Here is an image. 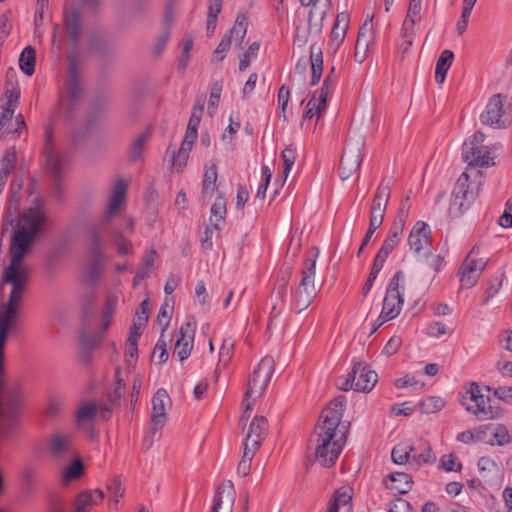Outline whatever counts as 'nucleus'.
Segmentation results:
<instances>
[{
	"instance_id": "nucleus-1",
	"label": "nucleus",
	"mask_w": 512,
	"mask_h": 512,
	"mask_svg": "<svg viewBox=\"0 0 512 512\" xmlns=\"http://www.w3.org/2000/svg\"><path fill=\"white\" fill-rule=\"evenodd\" d=\"M46 215L40 206L29 208L18 219L13 231L9 248L10 263L5 268L0 281V302L3 298L5 284L11 286L7 303L0 305V374L4 370V349L9 332L17 324L18 308L28 286L31 269L23 261L41 230Z\"/></svg>"
},
{
	"instance_id": "nucleus-2",
	"label": "nucleus",
	"mask_w": 512,
	"mask_h": 512,
	"mask_svg": "<svg viewBox=\"0 0 512 512\" xmlns=\"http://www.w3.org/2000/svg\"><path fill=\"white\" fill-rule=\"evenodd\" d=\"M345 407L346 397L343 395L335 397L322 411L315 426L314 434L317 441L315 457L324 467L333 466L342 451L344 440L342 437H337L336 430Z\"/></svg>"
},
{
	"instance_id": "nucleus-3",
	"label": "nucleus",
	"mask_w": 512,
	"mask_h": 512,
	"mask_svg": "<svg viewBox=\"0 0 512 512\" xmlns=\"http://www.w3.org/2000/svg\"><path fill=\"white\" fill-rule=\"evenodd\" d=\"M126 192V182L122 179L118 180L110 195L106 211L97 221L90 222L85 227L86 235L89 240L90 254L92 259L87 270L88 278L91 281H97L100 278V266L103 257L102 234L108 229L113 217L118 212Z\"/></svg>"
},
{
	"instance_id": "nucleus-4",
	"label": "nucleus",
	"mask_w": 512,
	"mask_h": 512,
	"mask_svg": "<svg viewBox=\"0 0 512 512\" xmlns=\"http://www.w3.org/2000/svg\"><path fill=\"white\" fill-rule=\"evenodd\" d=\"M23 406L22 385L14 382L4 389L0 379V442L8 441L16 433Z\"/></svg>"
},
{
	"instance_id": "nucleus-5",
	"label": "nucleus",
	"mask_w": 512,
	"mask_h": 512,
	"mask_svg": "<svg viewBox=\"0 0 512 512\" xmlns=\"http://www.w3.org/2000/svg\"><path fill=\"white\" fill-rule=\"evenodd\" d=\"M45 157V169L53 181L52 196L53 199L61 204L65 201L64 173L67 162L64 157L53 151L52 130L48 126L45 129V144L43 149Z\"/></svg>"
},
{
	"instance_id": "nucleus-6",
	"label": "nucleus",
	"mask_w": 512,
	"mask_h": 512,
	"mask_svg": "<svg viewBox=\"0 0 512 512\" xmlns=\"http://www.w3.org/2000/svg\"><path fill=\"white\" fill-rule=\"evenodd\" d=\"M82 77L75 52L67 54V74L64 93L60 96V105L71 115L82 94Z\"/></svg>"
},
{
	"instance_id": "nucleus-7",
	"label": "nucleus",
	"mask_w": 512,
	"mask_h": 512,
	"mask_svg": "<svg viewBox=\"0 0 512 512\" xmlns=\"http://www.w3.org/2000/svg\"><path fill=\"white\" fill-rule=\"evenodd\" d=\"M80 4L92 10L100 5V0H73V3L66 6L63 11V25L69 44L76 47L83 32V15Z\"/></svg>"
},
{
	"instance_id": "nucleus-8",
	"label": "nucleus",
	"mask_w": 512,
	"mask_h": 512,
	"mask_svg": "<svg viewBox=\"0 0 512 512\" xmlns=\"http://www.w3.org/2000/svg\"><path fill=\"white\" fill-rule=\"evenodd\" d=\"M404 283L405 275L401 270L397 271L390 279L379 316L381 323L390 321L400 314L404 304Z\"/></svg>"
},
{
	"instance_id": "nucleus-9",
	"label": "nucleus",
	"mask_w": 512,
	"mask_h": 512,
	"mask_svg": "<svg viewBox=\"0 0 512 512\" xmlns=\"http://www.w3.org/2000/svg\"><path fill=\"white\" fill-rule=\"evenodd\" d=\"M509 108L507 96L500 93L495 94L489 99L485 110L481 113L480 121L483 125L495 129L506 128L511 122Z\"/></svg>"
},
{
	"instance_id": "nucleus-10",
	"label": "nucleus",
	"mask_w": 512,
	"mask_h": 512,
	"mask_svg": "<svg viewBox=\"0 0 512 512\" xmlns=\"http://www.w3.org/2000/svg\"><path fill=\"white\" fill-rule=\"evenodd\" d=\"M476 193L470 188L469 174L463 172L452 191L448 213L451 218L460 217L475 200Z\"/></svg>"
},
{
	"instance_id": "nucleus-11",
	"label": "nucleus",
	"mask_w": 512,
	"mask_h": 512,
	"mask_svg": "<svg viewBox=\"0 0 512 512\" xmlns=\"http://www.w3.org/2000/svg\"><path fill=\"white\" fill-rule=\"evenodd\" d=\"M274 367L275 361L272 357L265 356L260 360L248 379V387L245 392L246 400L249 398L255 400L263 393L274 373Z\"/></svg>"
},
{
	"instance_id": "nucleus-12",
	"label": "nucleus",
	"mask_w": 512,
	"mask_h": 512,
	"mask_svg": "<svg viewBox=\"0 0 512 512\" xmlns=\"http://www.w3.org/2000/svg\"><path fill=\"white\" fill-rule=\"evenodd\" d=\"M171 406V399L169 394L164 388H159L152 398V412H151V436L144 439L146 449H149L153 443V436L160 431L166 421L167 407Z\"/></svg>"
},
{
	"instance_id": "nucleus-13",
	"label": "nucleus",
	"mask_w": 512,
	"mask_h": 512,
	"mask_svg": "<svg viewBox=\"0 0 512 512\" xmlns=\"http://www.w3.org/2000/svg\"><path fill=\"white\" fill-rule=\"evenodd\" d=\"M467 394H469V400L473 403L467 404L466 402H463L467 412L477 416L482 421L495 419L501 416V410L499 408H494L491 405L486 406L487 399L482 394L481 387L476 382H472L470 384Z\"/></svg>"
},
{
	"instance_id": "nucleus-14",
	"label": "nucleus",
	"mask_w": 512,
	"mask_h": 512,
	"mask_svg": "<svg viewBox=\"0 0 512 512\" xmlns=\"http://www.w3.org/2000/svg\"><path fill=\"white\" fill-rule=\"evenodd\" d=\"M391 178H383L378 186L369 212V224L374 227H381L388 207L391 195Z\"/></svg>"
},
{
	"instance_id": "nucleus-15",
	"label": "nucleus",
	"mask_w": 512,
	"mask_h": 512,
	"mask_svg": "<svg viewBox=\"0 0 512 512\" xmlns=\"http://www.w3.org/2000/svg\"><path fill=\"white\" fill-rule=\"evenodd\" d=\"M18 106H8L7 103H0V140L11 136L19 137L20 131L25 127V121L22 114L14 118V113Z\"/></svg>"
},
{
	"instance_id": "nucleus-16",
	"label": "nucleus",
	"mask_w": 512,
	"mask_h": 512,
	"mask_svg": "<svg viewBox=\"0 0 512 512\" xmlns=\"http://www.w3.org/2000/svg\"><path fill=\"white\" fill-rule=\"evenodd\" d=\"M361 143L353 146H347L342 154L339 165V176L342 180L350 178L358 172L363 161L361 154Z\"/></svg>"
},
{
	"instance_id": "nucleus-17",
	"label": "nucleus",
	"mask_w": 512,
	"mask_h": 512,
	"mask_svg": "<svg viewBox=\"0 0 512 512\" xmlns=\"http://www.w3.org/2000/svg\"><path fill=\"white\" fill-rule=\"evenodd\" d=\"M236 491L231 481L221 483L214 494L210 512H233Z\"/></svg>"
},
{
	"instance_id": "nucleus-18",
	"label": "nucleus",
	"mask_w": 512,
	"mask_h": 512,
	"mask_svg": "<svg viewBox=\"0 0 512 512\" xmlns=\"http://www.w3.org/2000/svg\"><path fill=\"white\" fill-rule=\"evenodd\" d=\"M330 0H313L309 6L308 34L318 36L323 29V21L331 8Z\"/></svg>"
},
{
	"instance_id": "nucleus-19",
	"label": "nucleus",
	"mask_w": 512,
	"mask_h": 512,
	"mask_svg": "<svg viewBox=\"0 0 512 512\" xmlns=\"http://www.w3.org/2000/svg\"><path fill=\"white\" fill-rule=\"evenodd\" d=\"M462 155L464 161L469 166L487 167L494 164L490 156V151L486 146H475L469 144L468 142H464L462 147Z\"/></svg>"
},
{
	"instance_id": "nucleus-20",
	"label": "nucleus",
	"mask_w": 512,
	"mask_h": 512,
	"mask_svg": "<svg viewBox=\"0 0 512 512\" xmlns=\"http://www.w3.org/2000/svg\"><path fill=\"white\" fill-rule=\"evenodd\" d=\"M351 371H356L355 391L370 392L378 381L377 373L364 362H355Z\"/></svg>"
},
{
	"instance_id": "nucleus-21",
	"label": "nucleus",
	"mask_w": 512,
	"mask_h": 512,
	"mask_svg": "<svg viewBox=\"0 0 512 512\" xmlns=\"http://www.w3.org/2000/svg\"><path fill=\"white\" fill-rule=\"evenodd\" d=\"M49 453L55 460L64 459L75 453L72 444V437L62 433H55L49 441Z\"/></svg>"
},
{
	"instance_id": "nucleus-22",
	"label": "nucleus",
	"mask_w": 512,
	"mask_h": 512,
	"mask_svg": "<svg viewBox=\"0 0 512 512\" xmlns=\"http://www.w3.org/2000/svg\"><path fill=\"white\" fill-rule=\"evenodd\" d=\"M319 254V249L317 247H312L308 253L307 257L304 261V266L301 271V279L299 282V286L309 289H319L315 284V275H316V259Z\"/></svg>"
},
{
	"instance_id": "nucleus-23",
	"label": "nucleus",
	"mask_w": 512,
	"mask_h": 512,
	"mask_svg": "<svg viewBox=\"0 0 512 512\" xmlns=\"http://www.w3.org/2000/svg\"><path fill=\"white\" fill-rule=\"evenodd\" d=\"M430 227L423 221H417L408 236V245L413 253L418 254L429 241Z\"/></svg>"
},
{
	"instance_id": "nucleus-24",
	"label": "nucleus",
	"mask_w": 512,
	"mask_h": 512,
	"mask_svg": "<svg viewBox=\"0 0 512 512\" xmlns=\"http://www.w3.org/2000/svg\"><path fill=\"white\" fill-rule=\"evenodd\" d=\"M319 289H309L297 286L292 292L291 309L296 313L306 310L315 300Z\"/></svg>"
},
{
	"instance_id": "nucleus-25",
	"label": "nucleus",
	"mask_w": 512,
	"mask_h": 512,
	"mask_svg": "<svg viewBox=\"0 0 512 512\" xmlns=\"http://www.w3.org/2000/svg\"><path fill=\"white\" fill-rule=\"evenodd\" d=\"M349 23L348 14L342 12L339 13L336 17L335 23L333 25L330 40L328 42V49L336 52L339 48L340 44L343 42Z\"/></svg>"
},
{
	"instance_id": "nucleus-26",
	"label": "nucleus",
	"mask_w": 512,
	"mask_h": 512,
	"mask_svg": "<svg viewBox=\"0 0 512 512\" xmlns=\"http://www.w3.org/2000/svg\"><path fill=\"white\" fill-rule=\"evenodd\" d=\"M20 95L16 72L10 68L6 72L4 99H1V102L7 103L8 106H18Z\"/></svg>"
},
{
	"instance_id": "nucleus-27",
	"label": "nucleus",
	"mask_w": 512,
	"mask_h": 512,
	"mask_svg": "<svg viewBox=\"0 0 512 512\" xmlns=\"http://www.w3.org/2000/svg\"><path fill=\"white\" fill-rule=\"evenodd\" d=\"M371 21L372 18L369 19V22ZM372 39V28L368 27V20H366L363 26L360 28L356 40L354 57L357 62L362 63L365 60L366 51L368 50Z\"/></svg>"
},
{
	"instance_id": "nucleus-28",
	"label": "nucleus",
	"mask_w": 512,
	"mask_h": 512,
	"mask_svg": "<svg viewBox=\"0 0 512 512\" xmlns=\"http://www.w3.org/2000/svg\"><path fill=\"white\" fill-rule=\"evenodd\" d=\"M287 292V281L283 278L282 282L278 285L277 291L275 294V302L272 305L269 322H268V329L271 330L273 327L276 326V321L278 317L282 314L284 309V297Z\"/></svg>"
},
{
	"instance_id": "nucleus-29",
	"label": "nucleus",
	"mask_w": 512,
	"mask_h": 512,
	"mask_svg": "<svg viewBox=\"0 0 512 512\" xmlns=\"http://www.w3.org/2000/svg\"><path fill=\"white\" fill-rule=\"evenodd\" d=\"M104 498L103 491L96 489L94 491L86 490L78 494L75 500V506L82 512H88L95 505H98Z\"/></svg>"
},
{
	"instance_id": "nucleus-30",
	"label": "nucleus",
	"mask_w": 512,
	"mask_h": 512,
	"mask_svg": "<svg viewBox=\"0 0 512 512\" xmlns=\"http://www.w3.org/2000/svg\"><path fill=\"white\" fill-rule=\"evenodd\" d=\"M454 60V53L451 50H444L441 52L436 62L435 68V81L442 84L446 79V74L450 69Z\"/></svg>"
},
{
	"instance_id": "nucleus-31",
	"label": "nucleus",
	"mask_w": 512,
	"mask_h": 512,
	"mask_svg": "<svg viewBox=\"0 0 512 512\" xmlns=\"http://www.w3.org/2000/svg\"><path fill=\"white\" fill-rule=\"evenodd\" d=\"M391 482L393 483L390 486H387L388 489L396 491L397 494H406L412 488V478L409 474L404 472H396L389 475Z\"/></svg>"
},
{
	"instance_id": "nucleus-32",
	"label": "nucleus",
	"mask_w": 512,
	"mask_h": 512,
	"mask_svg": "<svg viewBox=\"0 0 512 512\" xmlns=\"http://www.w3.org/2000/svg\"><path fill=\"white\" fill-rule=\"evenodd\" d=\"M36 63V50L34 47L26 46L19 57V67L27 76L33 75Z\"/></svg>"
},
{
	"instance_id": "nucleus-33",
	"label": "nucleus",
	"mask_w": 512,
	"mask_h": 512,
	"mask_svg": "<svg viewBox=\"0 0 512 512\" xmlns=\"http://www.w3.org/2000/svg\"><path fill=\"white\" fill-rule=\"evenodd\" d=\"M193 348V336H186L185 328H180V337L176 341L174 353L183 361L187 359Z\"/></svg>"
},
{
	"instance_id": "nucleus-34",
	"label": "nucleus",
	"mask_w": 512,
	"mask_h": 512,
	"mask_svg": "<svg viewBox=\"0 0 512 512\" xmlns=\"http://www.w3.org/2000/svg\"><path fill=\"white\" fill-rule=\"evenodd\" d=\"M422 0H409L408 10L402 26L405 30L415 29V25L421 21Z\"/></svg>"
},
{
	"instance_id": "nucleus-35",
	"label": "nucleus",
	"mask_w": 512,
	"mask_h": 512,
	"mask_svg": "<svg viewBox=\"0 0 512 512\" xmlns=\"http://www.w3.org/2000/svg\"><path fill=\"white\" fill-rule=\"evenodd\" d=\"M210 211H211L210 222L211 223H219V225H221V227H223L225 224V221H226L227 209H226V199L222 194H219L216 197L214 203L211 206Z\"/></svg>"
},
{
	"instance_id": "nucleus-36",
	"label": "nucleus",
	"mask_w": 512,
	"mask_h": 512,
	"mask_svg": "<svg viewBox=\"0 0 512 512\" xmlns=\"http://www.w3.org/2000/svg\"><path fill=\"white\" fill-rule=\"evenodd\" d=\"M310 62L312 68L311 85L319 83L323 72V56L320 49L316 51L315 46H311Z\"/></svg>"
},
{
	"instance_id": "nucleus-37",
	"label": "nucleus",
	"mask_w": 512,
	"mask_h": 512,
	"mask_svg": "<svg viewBox=\"0 0 512 512\" xmlns=\"http://www.w3.org/2000/svg\"><path fill=\"white\" fill-rule=\"evenodd\" d=\"M401 239L396 238L390 234H387L384 239L382 246L377 252L374 261L384 266L385 261L389 257L390 253L399 245Z\"/></svg>"
},
{
	"instance_id": "nucleus-38",
	"label": "nucleus",
	"mask_w": 512,
	"mask_h": 512,
	"mask_svg": "<svg viewBox=\"0 0 512 512\" xmlns=\"http://www.w3.org/2000/svg\"><path fill=\"white\" fill-rule=\"evenodd\" d=\"M247 26H248V17L245 13L239 12L237 14L235 23L231 30L229 31L228 36H231V39L234 37L235 41L238 42V45L240 46L242 44V41L246 35L247 32Z\"/></svg>"
},
{
	"instance_id": "nucleus-39",
	"label": "nucleus",
	"mask_w": 512,
	"mask_h": 512,
	"mask_svg": "<svg viewBox=\"0 0 512 512\" xmlns=\"http://www.w3.org/2000/svg\"><path fill=\"white\" fill-rule=\"evenodd\" d=\"M415 450V448L411 445L400 443L394 446L391 452L392 461L395 464H405L407 462L412 464V455L411 453Z\"/></svg>"
},
{
	"instance_id": "nucleus-40",
	"label": "nucleus",
	"mask_w": 512,
	"mask_h": 512,
	"mask_svg": "<svg viewBox=\"0 0 512 512\" xmlns=\"http://www.w3.org/2000/svg\"><path fill=\"white\" fill-rule=\"evenodd\" d=\"M217 165L213 163L209 169H207L204 173L203 183H202V194L204 196L211 197L216 189V181H217Z\"/></svg>"
},
{
	"instance_id": "nucleus-41",
	"label": "nucleus",
	"mask_w": 512,
	"mask_h": 512,
	"mask_svg": "<svg viewBox=\"0 0 512 512\" xmlns=\"http://www.w3.org/2000/svg\"><path fill=\"white\" fill-rule=\"evenodd\" d=\"M268 432V421L264 416H256L251 421L247 435L264 440Z\"/></svg>"
},
{
	"instance_id": "nucleus-42",
	"label": "nucleus",
	"mask_w": 512,
	"mask_h": 512,
	"mask_svg": "<svg viewBox=\"0 0 512 512\" xmlns=\"http://www.w3.org/2000/svg\"><path fill=\"white\" fill-rule=\"evenodd\" d=\"M85 468L83 461L78 457L74 459L63 471V481L69 483L81 478Z\"/></svg>"
},
{
	"instance_id": "nucleus-43",
	"label": "nucleus",
	"mask_w": 512,
	"mask_h": 512,
	"mask_svg": "<svg viewBox=\"0 0 512 512\" xmlns=\"http://www.w3.org/2000/svg\"><path fill=\"white\" fill-rule=\"evenodd\" d=\"M193 143L194 141L183 138L178 151H172V165H177L179 168H183L186 165Z\"/></svg>"
},
{
	"instance_id": "nucleus-44",
	"label": "nucleus",
	"mask_w": 512,
	"mask_h": 512,
	"mask_svg": "<svg viewBox=\"0 0 512 512\" xmlns=\"http://www.w3.org/2000/svg\"><path fill=\"white\" fill-rule=\"evenodd\" d=\"M477 0H463L462 1V13L460 18L456 24V31L458 35H462L468 25V20L470 18L471 12L476 4Z\"/></svg>"
},
{
	"instance_id": "nucleus-45",
	"label": "nucleus",
	"mask_w": 512,
	"mask_h": 512,
	"mask_svg": "<svg viewBox=\"0 0 512 512\" xmlns=\"http://www.w3.org/2000/svg\"><path fill=\"white\" fill-rule=\"evenodd\" d=\"M445 406V401L438 396H430L423 399L420 404V411L424 414L437 413Z\"/></svg>"
},
{
	"instance_id": "nucleus-46",
	"label": "nucleus",
	"mask_w": 512,
	"mask_h": 512,
	"mask_svg": "<svg viewBox=\"0 0 512 512\" xmlns=\"http://www.w3.org/2000/svg\"><path fill=\"white\" fill-rule=\"evenodd\" d=\"M490 428H493V439L495 443L499 446H504L512 441V437L509 434L508 429L504 425H486L484 426L483 430H488Z\"/></svg>"
},
{
	"instance_id": "nucleus-47",
	"label": "nucleus",
	"mask_w": 512,
	"mask_h": 512,
	"mask_svg": "<svg viewBox=\"0 0 512 512\" xmlns=\"http://www.w3.org/2000/svg\"><path fill=\"white\" fill-rule=\"evenodd\" d=\"M98 413V405L96 403H86L82 405L76 414V421L82 424L85 421H91Z\"/></svg>"
},
{
	"instance_id": "nucleus-48",
	"label": "nucleus",
	"mask_w": 512,
	"mask_h": 512,
	"mask_svg": "<svg viewBox=\"0 0 512 512\" xmlns=\"http://www.w3.org/2000/svg\"><path fill=\"white\" fill-rule=\"evenodd\" d=\"M102 335L99 333L81 332L80 343L86 350L97 348L102 343Z\"/></svg>"
},
{
	"instance_id": "nucleus-49",
	"label": "nucleus",
	"mask_w": 512,
	"mask_h": 512,
	"mask_svg": "<svg viewBox=\"0 0 512 512\" xmlns=\"http://www.w3.org/2000/svg\"><path fill=\"white\" fill-rule=\"evenodd\" d=\"M281 156H282L283 164H284L283 178L285 181L295 163V160L297 158V152L292 147H286L282 151Z\"/></svg>"
},
{
	"instance_id": "nucleus-50",
	"label": "nucleus",
	"mask_w": 512,
	"mask_h": 512,
	"mask_svg": "<svg viewBox=\"0 0 512 512\" xmlns=\"http://www.w3.org/2000/svg\"><path fill=\"white\" fill-rule=\"evenodd\" d=\"M147 135L145 133L140 134L129 149V159L132 162L139 160L144 150V144L146 142Z\"/></svg>"
},
{
	"instance_id": "nucleus-51",
	"label": "nucleus",
	"mask_w": 512,
	"mask_h": 512,
	"mask_svg": "<svg viewBox=\"0 0 512 512\" xmlns=\"http://www.w3.org/2000/svg\"><path fill=\"white\" fill-rule=\"evenodd\" d=\"M423 447V452L417 455H412V464H415L416 467H419L422 464L432 463L435 460V455L432 452L431 447L426 442L423 443Z\"/></svg>"
},
{
	"instance_id": "nucleus-52",
	"label": "nucleus",
	"mask_w": 512,
	"mask_h": 512,
	"mask_svg": "<svg viewBox=\"0 0 512 512\" xmlns=\"http://www.w3.org/2000/svg\"><path fill=\"white\" fill-rule=\"evenodd\" d=\"M416 31L415 29L409 28V30H405V27L401 28V42L398 44V49L402 54H405L409 51L410 47L413 44V40L415 38Z\"/></svg>"
},
{
	"instance_id": "nucleus-53",
	"label": "nucleus",
	"mask_w": 512,
	"mask_h": 512,
	"mask_svg": "<svg viewBox=\"0 0 512 512\" xmlns=\"http://www.w3.org/2000/svg\"><path fill=\"white\" fill-rule=\"evenodd\" d=\"M459 275H460L461 286L463 288H467V289L472 288L477 283L478 275L476 274V272H473L472 267H470V268L461 267V269L459 271Z\"/></svg>"
},
{
	"instance_id": "nucleus-54",
	"label": "nucleus",
	"mask_w": 512,
	"mask_h": 512,
	"mask_svg": "<svg viewBox=\"0 0 512 512\" xmlns=\"http://www.w3.org/2000/svg\"><path fill=\"white\" fill-rule=\"evenodd\" d=\"M260 44L253 42L249 45L248 49L240 56L239 70L244 71L250 64L251 57H255L259 51Z\"/></svg>"
},
{
	"instance_id": "nucleus-55",
	"label": "nucleus",
	"mask_w": 512,
	"mask_h": 512,
	"mask_svg": "<svg viewBox=\"0 0 512 512\" xmlns=\"http://www.w3.org/2000/svg\"><path fill=\"white\" fill-rule=\"evenodd\" d=\"M475 254H477V248L473 247L461 267H463V268L472 267L473 272H477V271L482 272L486 267V262L483 261L482 259H473L472 256Z\"/></svg>"
},
{
	"instance_id": "nucleus-56",
	"label": "nucleus",
	"mask_w": 512,
	"mask_h": 512,
	"mask_svg": "<svg viewBox=\"0 0 512 512\" xmlns=\"http://www.w3.org/2000/svg\"><path fill=\"white\" fill-rule=\"evenodd\" d=\"M107 490L112 497H115V504H118L119 498L123 497L125 491L120 476H116L107 484Z\"/></svg>"
},
{
	"instance_id": "nucleus-57",
	"label": "nucleus",
	"mask_w": 512,
	"mask_h": 512,
	"mask_svg": "<svg viewBox=\"0 0 512 512\" xmlns=\"http://www.w3.org/2000/svg\"><path fill=\"white\" fill-rule=\"evenodd\" d=\"M138 356V343L134 342V339L131 341L126 340V349H125V362L128 367H134L137 362Z\"/></svg>"
},
{
	"instance_id": "nucleus-58",
	"label": "nucleus",
	"mask_w": 512,
	"mask_h": 512,
	"mask_svg": "<svg viewBox=\"0 0 512 512\" xmlns=\"http://www.w3.org/2000/svg\"><path fill=\"white\" fill-rule=\"evenodd\" d=\"M382 268H383V265L379 264L376 261H373L370 274H369L367 281L362 289V294L364 296H366L370 292V290L373 287V284H374L375 280L377 279L378 274L380 273Z\"/></svg>"
},
{
	"instance_id": "nucleus-59",
	"label": "nucleus",
	"mask_w": 512,
	"mask_h": 512,
	"mask_svg": "<svg viewBox=\"0 0 512 512\" xmlns=\"http://www.w3.org/2000/svg\"><path fill=\"white\" fill-rule=\"evenodd\" d=\"M262 440L255 439L251 435H247L244 442L243 455L253 459L256 451L260 448Z\"/></svg>"
},
{
	"instance_id": "nucleus-60",
	"label": "nucleus",
	"mask_w": 512,
	"mask_h": 512,
	"mask_svg": "<svg viewBox=\"0 0 512 512\" xmlns=\"http://www.w3.org/2000/svg\"><path fill=\"white\" fill-rule=\"evenodd\" d=\"M485 434V430H477L472 432L470 430L463 431L457 435V440L462 443H472L474 441H482L484 439L483 435Z\"/></svg>"
},
{
	"instance_id": "nucleus-61",
	"label": "nucleus",
	"mask_w": 512,
	"mask_h": 512,
	"mask_svg": "<svg viewBox=\"0 0 512 512\" xmlns=\"http://www.w3.org/2000/svg\"><path fill=\"white\" fill-rule=\"evenodd\" d=\"M221 231L222 227L219 223H211L208 225L204 231V236L201 238V245L203 249H211L212 248V237L214 231Z\"/></svg>"
},
{
	"instance_id": "nucleus-62",
	"label": "nucleus",
	"mask_w": 512,
	"mask_h": 512,
	"mask_svg": "<svg viewBox=\"0 0 512 512\" xmlns=\"http://www.w3.org/2000/svg\"><path fill=\"white\" fill-rule=\"evenodd\" d=\"M333 498H335L337 500V502H339L341 505L351 504L352 499H353L352 488L347 487V486H342V487L338 488L334 492Z\"/></svg>"
},
{
	"instance_id": "nucleus-63",
	"label": "nucleus",
	"mask_w": 512,
	"mask_h": 512,
	"mask_svg": "<svg viewBox=\"0 0 512 512\" xmlns=\"http://www.w3.org/2000/svg\"><path fill=\"white\" fill-rule=\"evenodd\" d=\"M234 342L230 339H224L219 352V362L226 365L231 359Z\"/></svg>"
},
{
	"instance_id": "nucleus-64",
	"label": "nucleus",
	"mask_w": 512,
	"mask_h": 512,
	"mask_svg": "<svg viewBox=\"0 0 512 512\" xmlns=\"http://www.w3.org/2000/svg\"><path fill=\"white\" fill-rule=\"evenodd\" d=\"M389 512H413V507L407 500L397 498L391 502Z\"/></svg>"
}]
</instances>
